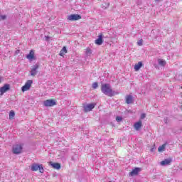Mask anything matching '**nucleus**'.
Masks as SVG:
<instances>
[{
  "mask_svg": "<svg viewBox=\"0 0 182 182\" xmlns=\"http://www.w3.org/2000/svg\"><path fill=\"white\" fill-rule=\"evenodd\" d=\"M101 92L106 96H109L110 97H112L114 96V95H116L114 91H113V90H112V87L110 86V84H107V83L102 84L101 85Z\"/></svg>",
  "mask_w": 182,
  "mask_h": 182,
  "instance_id": "obj_1",
  "label": "nucleus"
},
{
  "mask_svg": "<svg viewBox=\"0 0 182 182\" xmlns=\"http://www.w3.org/2000/svg\"><path fill=\"white\" fill-rule=\"evenodd\" d=\"M31 171H38V170H39L41 173H43L45 171L43 169V165L36 163H34L31 165Z\"/></svg>",
  "mask_w": 182,
  "mask_h": 182,
  "instance_id": "obj_2",
  "label": "nucleus"
},
{
  "mask_svg": "<svg viewBox=\"0 0 182 182\" xmlns=\"http://www.w3.org/2000/svg\"><path fill=\"white\" fill-rule=\"evenodd\" d=\"M23 147L21 144H17L13 146L12 151L14 154H21L22 153Z\"/></svg>",
  "mask_w": 182,
  "mask_h": 182,
  "instance_id": "obj_3",
  "label": "nucleus"
},
{
  "mask_svg": "<svg viewBox=\"0 0 182 182\" xmlns=\"http://www.w3.org/2000/svg\"><path fill=\"white\" fill-rule=\"evenodd\" d=\"M33 83V81L32 80H27L25 85L21 87L22 92H27V90H29Z\"/></svg>",
  "mask_w": 182,
  "mask_h": 182,
  "instance_id": "obj_4",
  "label": "nucleus"
},
{
  "mask_svg": "<svg viewBox=\"0 0 182 182\" xmlns=\"http://www.w3.org/2000/svg\"><path fill=\"white\" fill-rule=\"evenodd\" d=\"M96 106V104H87L83 106V110L85 113H87V112H92L93 109H95V107Z\"/></svg>",
  "mask_w": 182,
  "mask_h": 182,
  "instance_id": "obj_5",
  "label": "nucleus"
},
{
  "mask_svg": "<svg viewBox=\"0 0 182 182\" xmlns=\"http://www.w3.org/2000/svg\"><path fill=\"white\" fill-rule=\"evenodd\" d=\"M43 105L46 107H52L56 106V101L55 100H47L43 102Z\"/></svg>",
  "mask_w": 182,
  "mask_h": 182,
  "instance_id": "obj_6",
  "label": "nucleus"
},
{
  "mask_svg": "<svg viewBox=\"0 0 182 182\" xmlns=\"http://www.w3.org/2000/svg\"><path fill=\"white\" fill-rule=\"evenodd\" d=\"M11 89L9 84H5L3 87H0V96H4V93L8 92Z\"/></svg>",
  "mask_w": 182,
  "mask_h": 182,
  "instance_id": "obj_7",
  "label": "nucleus"
},
{
  "mask_svg": "<svg viewBox=\"0 0 182 182\" xmlns=\"http://www.w3.org/2000/svg\"><path fill=\"white\" fill-rule=\"evenodd\" d=\"M38 69H39V64H36L32 66L31 70L30 71L31 76H36L38 75Z\"/></svg>",
  "mask_w": 182,
  "mask_h": 182,
  "instance_id": "obj_8",
  "label": "nucleus"
},
{
  "mask_svg": "<svg viewBox=\"0 0 182 182\" xmlns=\"http://www.w3.org/2000/svg\"><path fill=\"white\" fill-rule=\"evenodd\" d=\"M68 21H79V19H82V16L79 14H71L68 16Z\"/></svg>",
  "mask_w": 182,
  "mask_h": 182,
  "instance_id": "obj_9",
  "label": "nucleus"
},
{
  "mask_svg": "<svg viewBox=\"0 0 182 182\" xmlns=\"http://www.w3.org/2000/svg\"><path fill=\"white\" fill-rule=\"evenodd\" d=\"M28 59V60H36V57L35 56V51L33 50H31L30 53L26 56Z\"/></svg>",
  "mask_w": 182,
  "mask_h": 182,
  "instance_id": "obj_10",
  "label": "nucleus"
},
{
  "mask_svg": "<svg viewBox=\"0 0 182 182\" xmlns=\"http://www.w3.org/2000/svg\"><path fill=\"white\" fill-rule=\"evenodd\" d=\"M141 171V168H134L130 173L129 176L130 177H134V176H137L139 174V172Z\"/></svg>",
  "mask_w": 182,
  "mask_h": 182,
  "instance_id": "obj_11",
  "label": "nucleus"
},
{
  "mask_svg": "<svg viewBox=\"0 0 182 182\" xmlns=\"http://www.w3.org/2000/svg\"><path fill=\"white\" fill-rule=\"evenodd\" d=\"M173 161V159L171 158L166 159L164 161H161L160 164L161 166H168Z\"/></svg>",
  "mask_w": 182,
  "mask_h": 182,
  "instance_id": "obj_12",
  "label": "nucleus"
},
{
  "mask_svg": "<svg viewBox=\"0 0 182 182\" xmlns=\"http://www.w3.org/2000/svg\"><path fill=\"white\" fill-rule=\"evenodd\" d=\"M102 43H103V34H100L98 38L95 40L96 45H102Z\"/></svg>",
  "mask_w": 182,
  "mask_h": 182,
  "instance_id": "obj_13",
  "label": "nucleus"
},
{
  "mask_svg": "<svg viewBox=\"0 0 182 182\" xmlns=\"http://www.w3.org/2000/svg\"><path fill=\"white\" fill-rule=\"evenodd\" d=\"M141 126H142L141 121H139L134 124V127L136 131H139L140 129H141Z\"/></svg>",
  "mask_w": 182,
  "mask_h": 182,
  "instance_id": "obj_14",
  "label": "nucleus"
},
{
  "mask_svg": "<svg viewBox=\"0 0 182 182\" xmlns=\"http://www.w3.org/2000/svg\"><path fill=\"white\" fill-rule=\"evenodd\" d=\"M50 164L52 166L53 168H55V170H60V164L59 163L50 162Z\"/></svg>",
  "mask_w": 182,
  "mask_h": 182,
  "instance_id": "obj_15",
  "label": "nucleus"
},
{
  "mask_svg": "<svg viewBox=\"0 0 182 182\" xmlns=\"http://www.w3.org/2000/svg\"><path fill=\"white\" fill-rule=\"evenodd\" d=\"M126 103L127 105H131V103H133V96L127 95L126 97Z\"/></svg>",
  "mask_w": 182,
  "mask_h": 182,
  "instance_id": "obj_16",
  "label": "nucleus"
},
{
  "mask_svg": "<svg viewBox=\"0 0 182 182\" xmlns=\"http://www.w3.org/2000/svg\"><path fill=\"white\" fill-rule=\"evenodd\" d=\"M141 66H143V63H141V61H139L137 64L134 65V69H135V70H140Z\"/></svg>",
  "mask_w": 182,
  "mask_h": 182,
  "instance_id": "obj_17",
  "label": "nucleus"
},
{
  "mask_svg": "<svg viewBox=\"0 0 182 182\" xmlns=\"http://www.w3.org/2000/svg\"><path fill=\"white\" fill-rule=\"evenodd\" d=\"M65 53H68V50L66 49V46L63 47L60 52V56H65Z\"/></svg>",
  "mask_w": 182,
  "mask_h": 182,
  "instance_id": "obj_18",
  "label": "nucleus"
},
{
  "mask_svg": "<svg viewBox=\"0 0 182 182\" xmlns=\"http://www.w3.org/2000/svg\"><path fill=\"white\" fill-rule=\"evenodd\" d=\"M158 63H159V65H160V66H166V60H164L162 59H159Z\"/></svg>",
  "mask_w": 182,
  "mask_h": 182,
  "instance_id": "obj_19",
  "label": "nucleus"
},
{
  "mask_svg": "<svg viewBox=\"0 0 182 182\" xmlns=\"http://www.w3.org/2000/svg\"><path fill=\"white\" fill-rule=\"evenodd\" d=\"M164 150H166V144H163L162 146H160L158 148V151L159 152L164 151Z\"/></svg>",
  "mask_w": 182,
  "mask_h": 182,
  "instance_id": "obj_20",
  "label": "nucleus"
},
{
  "mask_svg": "<svg viewBox=\"0 0 182 182\" xmlns=\"http://www.w3.org/2000/svg\"><path fill=\"white\" fill-rule=\"evenodd\" d=\"M14 117H15V112H14V110H11L9 112V119L12 120L14 119Z\"/></svg>",
  "mask_w": 182,
  "mask_h": 182,
  "instance_id": "obj_21",
  "label": "nucleus"
},
{
  "mask_svg": "<svg viewBox=\"0 0 182 182\" xmlns=\"http://www.w3.org/2000/svg\"><path fill=\"white\" fill-rule=\"evenodd\" d=\"M86 55L87 56H90V55H92V50H90V48L87 49Z\"/></svg>",
  "mask_w": 182,
  "mask_h": 182,
  "instance_id": "obj_22",
  "label": "nucleus"
},
{
  "mask_svg": "<svg viewBox=\"0 0 182 182\" xmlns=\"http://www.w3.org/2000/svg\"><path fill=\"white\" fill-rule=\"evenodd\" d=\"M98 87H99V84L97 82H94L92 84V88L93 89H97Z\"/></svg>",
  "mask_w": 182,
  "mask_h": 182,
  "instance_id": "obj_23",
  "label": "nucleus"
},
{
  "mask_svg": "<svg viewBox=\"0 0 182 182\" xmlns=\"http://www.w3.org/2000/svg\"><path fill=\"white\" fill-rule=\"evenodd\" d=\"M122 120H123V118H122V117L117 116V117H116V121H117V122H122Z\"/></svg>",
  "mask_w": 182,
  "mask_h": 182,
  "instance_id": "obj_24",
  "label": "nucleus"
},
{
  "mask_svg": "<svg viewBox=\"0 0 182 182\" xmlns=\"http://www.w3.org/2000/svg\"><path fill=\"white\" fill-rule=\"evenodd\" d=\"M137 45L139 46H143V40H139L138 42H137Z\"/></svg>",
  "mask_w": 182,
  "mask_h": 182,
  "instance_id": "obj_25",
  "label": "nucleus"
},
{
  "mask_svg": "<svg viewBox=\"0 0 182 182\" xmlns=\"http://www.w3.org/2000/svg\"><path fill=\"white\" fill-rule=\"evenodd\" d=\"M140 119L143 120L144 119H146V114L143 113L141 114Z\"/></svg>",
  "mask_w": 182,
  "mask_h": 182,
  "instance_id": "obj_26",
  "label": "nucleus"
},
{
  "mask_svg": "<svg viewBox=\"0 0 182 182\" xmlns=\"http://www.w3.org/2000/svg\"><path fill=\"white\" fill-rule=\"evenodd\" d=\"M156 150V145H154L152 146V148L150 149V151H151V153L154 152V151Z\"/></svg>",
  "mask_w": 182,
  "mask_h": 182,
  "instance_id": "obj_27",
  "label": "nucleus"
},
{
  "mask_svg": "<svg viewBox=\"0 0 182 182\" xmlns=\"http://www.w3.org/2000/svg\"><path fill=\"white\" fill-rule=\"evenodd\" d=\"M1 19H2V21H5V19H6V15H3V16H0Z\"/></svg>",
  "mask_w": 182,
  "mask_h": 182,
  "instance_id": "obj_28",
  "label": "nucleus"
},
{
  "mask_svg": "<svg viewBox=\"0 0 182 182\" xmlns=\"http://www.w3.org/2000/svg\"><path fill=\"white\" fill-rule=\"evenodd\" d=\"M168 117H166V118H164V123L166 124H167V122H168Z\"/></svg>",
  "mask_w": 182,
  "mask_h": 182,
  "instance_id": "obj_29",
  "label": "nucleus"
},
{
  "mask_svg": "<svg viewBox=\"0 0 182 182\" xmlns=\"http://www.w3.org/2000/svg\"><path fill=\"white\" fill-rule=\"evenodd\" d=\"M2 82V77H0V82Z\"/></svg>",
  "mask_w": 182,
  "mask_h": 182,
  "instance_id": "obj_30",
  "label": "nucleus"
},
{
  "mask_svg": "<svg viewBox=\"0 0 182 182\" xmlns=\"http://www.w3.org/2000/svg\"><path fill=\"white\" fill-rule=\"evenodd\" d=\"M181 89H182V86H181Z\"/></svg>",
  "mask_w": 182,
  "mask_h": 182,
  "instance_id": "obj_31",
  "label": "nucleus"
}]
</instances>
